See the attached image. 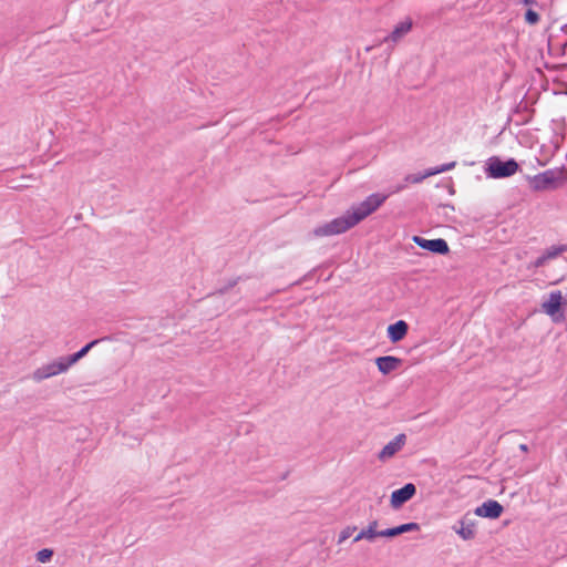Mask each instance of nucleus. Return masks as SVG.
<instances>
[{
    "label": "nucleus",
    "mask_w": 567,
    "mask_h": 567,
    "mask_svg": "<svg viewBox=\"0 0 567 567\" xmlns=\"http://www.w3.org/2000/svg\"><path fill=\"white\" fill-rule=\"evenodd\" d=\"M563 296L560 290L551 291L548 299L543 302L542 309L555 323H561L566 317L561 309Z\"/></svg>",
    "instance_id": "5"
},
{
    "label": "nucleus",
    "mask_w": 567,
    "mask_h": 567,
    "mask_svg": "<svg viewBox=\"0 0 567 567\" xmlns=\"http://www.w3.org/2000/svg\"><path fill=\"white\" fill-rule=\"evenodd\" d=\"M357 527H347L343 532H357Z\"/></svg>",
    "instance_id": "30"
},
{
    "label": "nucleus",
    "mask_w": 567,
    "mask_h": 567,
    "mask_svg": "<svg viewBox=\"0 0 567 567\" xmlns=\"http://www.w3.org/2000/svg\"><path fill=\"white\" fill-rule=\"evenodd\" d=\"M386 198V195L380 193L369 195L363 202H361L358 206L352 207L350 210L354 217V221L359 224L365 217L375 212L385 202Z\"/></svg>",
    "instance_id": "4"
},
{
    "label": "nucleus",
    "mask_w": 567,
    "mask_h": 567,
    "mask_svg": "<svg viewBox=\"0 0 567 567\" xmlns=\"http://www.w3.org/2000/svg\"><path fill=\"white\" fill-rule=\"evenodd\" d=\"M100 342L99 339L96 340H93L91 342H89L87 344H85L82 349H80L78 352L71 354V355H68V357H64V359L66 360L69 367L73 365L74 363H76L80 359H82L84 355H86V353L95 346Z\"/></svg>",
    "instance_id": "15"
},
{
    "label": "nucleus",
    "mask_w": 567,
    "mask_h": 567,
    "mask_svg": "<svg viewBox=\"0 0 567 567\" xmlns=\"http://www.w3.org/2000/svg\"><path fill=\"white\" fill-rule=\"evenodd\" d=\"M352 534H339L338 544H342L344 540H347Z\"/></svg>",
    "instance_id": "26"
},
{
    "label": "nucleus",
    "mask_w": 567,
    "mask_h": 567,
    "mask_svg": "<svg viewBox=\"0 0 567 567\" xmlns=\"http://www.w3.org/2000/svg\"><path fill=\"white\" fill-rule=\"evenodd\" d=\"M416 493V487L412 483H408L391 494V505L394 508L401 507L404 503L411 499Z\"/></svg>",
    "instance_id": "8"
},
{
    "label": "nucleus",
    "mask_w": 567,
    "mask_h": 567,
    "mask_svg": "<svg viewBox=\"0 0 567 567\" xmlns=\"http://www.w3.org/2000/svg\"><path fill=\"white\" fill-rule=\"evenodd\" d=\"M455 166H456V162L455 161L450 162V163H445V164H443L441 166H435V167H431V168L426 169V175H437L440 173H443V172H446V171H451Z\"/></svg>",
    "instance_id": "19"
},
{
    "label": "nucleus",
    "mask_w": 567,
    "mask_h": 567,
    "mask_svg": "<svg viewBox=\"0 0 567 567\" xmlns=\"http://www.w3.org/2000/svg\"><path fill=\"white\" fill-rule=\"evenodd\" d=\"M412 240L420 248L437 255H446L450 251L449 245L446 240L443 238L425 239L421 236H414Z\"/></svg>",
    "instance_id": "7"
},
{
    "label": "nucleus",
    "mask_w": 567,
    "mask_h": 567,
    "mask_svg": "<svg viewBox=\"0 0 567 567\" xmlns=\"http://www.w3.org/2000/svg\"><path fill=\"white\" fill-rule=\"evenodd\" d=\"M524 20L527 24L529 25H535L539 22L540 20V17L539 14L533 10L532 8L527 9L525 14H524Z\"/></svg>",
    "instance_id": "21"
},
{
    "label": "nucleus",
    "mask_w": 567,
    "mask_h": 567,
    "mask_svg": "<svg viewBox=\"0 0 567 567\" xmlns=\"http://www.w3.org/2000/svg\"><path fill=\"white\" fill-rule=\"evenodd\" d=\"M406 442V435L404 433L398 434L392 441L384 445V447L379 452L378 458L380 461H385L393 455H395L399 451L402 450Z\"/></svg>",
    "instance_id": "9"
},
{
    "label": "nucleus",
    "mask_w": 567,
    "mask_h": 567,
    "mask_svg": "<svg viewBox=\"0 0 567 567\" xmlns=\"http://www.w3.org/2000/svg\"><path fill=\"white\" fill-rule=\"evenodd\" d=\"M69 368L70 367H69L66 360L64 359V357H60L58 360L52 361V362L44 364V365L38 368L37 370H34L32 373V379L35 382H41L44 379H48V378H51V377H54V375H58L60 373L68 371Z\"/></svg>",
    "instance_id": "6"
},
{
    "label": "nucleus",
    "mask_w": 567,
    "mask_h": 567,
    "mask_svg": "<svg viewBox=\"0 0 567 567\" xmlns=\"http://www.w3.org/2000/svg\"><path fill=\"white\" fill-rule=\"evenodd\" d=\"M520 3L525 4V6H537V1L536 0H520Z\"/></svg>",
    "instance_id": "27"
},
{
    "label": "nucleus",
    "mask_w": 567,
    "mask_h": 567,
    "mask_svg": "<svg viewBox=\"0 0 567 567\" xmlns=\"http://www.w3.org/2000/svg\"><path fill=\"white\" fill-rule=\"evenodd\" d=\"M547 258L545 257V255L543 254L542 256L537 257L535 259V261L533 262L534 267L535 268H540L543 267L546 262H547Z\"/></svg>",
    "instance_id": "23"
},
{
    "label": "nucleus",
    "mask_w": 567,
    "mask_h": 567,
    "mask_svg": "<svg viewBox=\"0 0 567 567\" xmlns=\"http://www.w3.org/2000/svg\"><path fill=\"white\" fill-rule=\"evenodd\" d=\"M503 513V506L494 499L484 502L481 506L476 507L475 514L478 517L497 518Z\"/></svg>",
    "instance_id": "11"
},
{
    "label": "nucleus",
    "mask_w": 567,
    "mask_h": 567,
    "mask_svg": "<svg viewBox=\"0 0 567 567\" xmlns=\"http://www.w3.org/2000/svg\"><path fill=\"white\" fill-rule=\"evenodd\" d=\"M416 528H419L417 524L408 523V524H402V525H398V526L386 527V528L382 529L381 532H410L411 529H416Z\"/></svg>",
    "instance_id": "20"
},
{
    "label": "nucleus",
    "mask_w": 567,
    "mask_h": 567,
    "mask_svg": "<svg viewBox=\"0 0 567 567\" xmlns=\"http://www.w3.org/2000/svg\"><path fill=\"white\" fill-rule=\"evenodd\" d=\"M413 28V21L410 17L399 22L392 32L383 39V42L398 43L401 41Z\"/></svg>",
    "instance_id": "10"
},
{
    "label": "nucleus",
    "mask_w": 567,
    "mask_h": 567,
    "mask_svg": "<svg viewBox=\"0 0 567 567\" xmlns=\"http://www.w3.org/2000/svg\"><path fill=\"white\" fill-rule=\"evenodd\" d=\"M388 338L392 343H396L404 339L409 331V324L404 320H399L388 327Z\"/></svg>",
    "instance_id": "13"
},
{
    "label": "nucleus",
    "mask_w": 567,
    "mask_h": 567,
    "mask_svg": "<svg viewBox=\"0 0 567 567\" xmlns=\"http://www.w3.org/2000/svg\"><path fill=\"white\" fill-rule=\"evenodd\" d=\"M519 450L523 451V452H527L528 451L527 444H520L519 445Z\"/></svg>",
    "instance_id": "29"
},
{
    "label": "nucleus",
    "mask_w": 567,
    "mask_h": 567,
    "mask_svg": "<svg viewBox=\"0 0 567 567\" xmlns=\"http://www.w3.org/2000/svg\"><path fill=\"white\" fill-rule=\"evenodd\" d=\"M378 522L373 520L368 524L367 527H362L360 532H377Z\"/></svg>",
    "instance_id": "24"
},
{
    "label": "nucleus",
    "mask_w": 567,
    "mask_h": 567,
    "mask_svg": "<svg viewBox=\"0 0 567 567\" xmlns=\"http://www.w3.org/2000/svg\"><path fill=\"white\" fill-rule=\"evenodd\" d=\"M464 540L473 539L475 534H458Z\"/></svg>",
    "instance_id": "28"
},
{
    "label": "nucleus",
    "mask_w": 567,
    "mask_h": 567,
    "mask_svg": "<svg viewBox=\"0 0 567 567\" xmlns=\"http://www.w3.org/2000/svg\"><path fill=\"white\" fill-rule=\"evenodd\" d=\"M398 535L399 534H357V536L353 538V543H357L361 539H367V540L373 543L378 537L393 538Z\"/></svg>",
    "instance_id": "17"
},
{
    "label": "nucleus",
    "mask_w": 567,
    "mask_h": 567,
    "mask_svg": "<svg viewBox=\"0 0 567 567\" xmlns=\"http://www.w3.org/2000/svg\"><path fill=\"white\" fill-rule=\"evenodd\" d=\"M240 279H241V277H236V278H233V279L228 280V282L224 287L219 288L216 291V293L217 295H225V293H227L231 288H234L239 282Z\"/></svg>",
    "instance_id": "22"
},
{
    "label": "nucleus",
    "mask_w": 567,
    "mask_h": 567,
    "mask_svg": "<svg viewBox=\"0 0 567 567\" xmlns=\"http://www.w3.org/2000/svg\"><path fill=\"white\" fill-rule=\"evenodd\" d=\"M518 168L519 165L514 158L502 161L497 156H492L486 163L485 172L492 178H506L513 176Z\"/></svg>",
    "instance_id": "3"
},
{
    "label": "nucleus",
    "mask_w": 567,
    "mask_h": 567,
    "mask_svg": "<svg viewBox=\"0 0 567 567\" xmlns=\"http://www.w3.org/2000/svg\"><path fill=\"white\" fill-rule=\"evenodd\" d=\"M53 555L54 550L52 548H43L35 554V558L37 561L41 564H47L51 561Z\"/></svg>",
    "instance_id": "18"
},
{
    "label": "nucleus",
    "mask_w": 567,
    "mask_h": 567,
    "mask_svg": "<svg viewBox=\"0 0 567 567\" xmlns=\"http://www.w3.org/2000/svg\"><path fill=\"white\" fill-rule=\"evenodd\" d=\"M567 251V245H554L549 248H547L544 252L545 257L547 258V260H550V259H554L556 258L557 256H559L560 254Z\"/></svg>",
    "instance_id": "16"
},
{
    "label": "nucleus",
    "mask_w": 567,
    "mask_h": 567,
    "mask_svg": "<svg viewBox=\"0 0 567 567\" xmlns=\"http://www.w3.org/2000/svg\"><path fill=\"white\" fill-rule=\"evenodd\" d=\"M431 175H426V171L422 174V175H419V176H410L408 177L409 181H411L412 183H420L422 182L424 178L426 177H430Z\"/></svg>",
    "instance_id": "25"
},
{
    "label": "nucleus",
    "mask_w": 567,
    "mask_h": 567,
    "mask_svg": "<svg viewBox=\"0 0 567 567\" xmlns=\"http://www.w3.org/2000/svg\"><path fill=\"white\" fill-rule=\"evenodd\" d=\"M567 182V168H550L528 177V185L535 192L554 190Z\"/></svg>",
    "instance_id": "1"
},
{
    "label": "nucleus",
    "mask_w": 567,
    "mask_h": 567,
    "mask_svg": "<svg viewBox=\"0 0 567 567\" xmlns=\"http://www.w3.org/2000/svg\"><path fill=\"white\" fill-rule=\"evenodd\" d=\"M477 515L474 512L466 513L454 526V532H473L476 526Z\"/></svg>",
    "instance_id": "14"
},
{
    "label": "nucleus",
    "mask_w": 567,
    "mask_h": 567,
    "mask_svg": "<svg viewBox=\"0 0 567 567\" xmlns=\"http://www.w3.org/2000/svg\"><path fill=\"white\" fill-rule=\"evenodd\" d=\"M358 223L354 221V217L352 216L351 212L348 210L343 216L334 218L331 221L317 227L313 230V234L317 237L339 235L354 227Z\"/></svg>",
    "instance_id": "2"
},
{
    "label": "nucleus",
    "mask_w": 567,
    "mask_h": 567,
    "mask_svg": "<svg viewBox=\"0 0 567 567\" xmlns=\"http://www.w3.org/2000/svg\"><path fill=\"white\" fill-rule=\"evenodd\" d=\"M375 364L382 374H389L402 364V359L393 355L379 357Z\"/></svg>",
    "instance_id": "12"
}]
</instances>
